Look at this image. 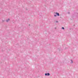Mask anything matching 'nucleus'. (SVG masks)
Here are the masks:
<instances>
[{
    "instance_id": "nucleus-1",
    "label": "nucleus",
    "mask_w": 78,
    "mask_h": 78,
    "mask_svg": "<svg viewBox=\"0 0 78 78\" xmlns=\"http://www.w3.org/2000/svg\"><path fill=\"white\" fill-rule=\"evenodd\" d=\"M50 75V73H46L45 74V76H49Z\"/></svg>"
},
{
    "instance_id": "nucleus-2",
    "label": "nucleus",
    "mask_w": 78,
    "mask_h": 78,
    "mask_svg": "<svg viewBox=\"0 0 78 78\" xmlns=\"http://www.w3.org/2000/svg\"><path fill=\"white\" fill-rule=\"evenodd\" d=\"M55 14L57 15V16H59V13H58L57 12H56L55 13Z\"/></svg>"
},
{
    "instance_id": "nucleus-3",
    "label": "nucleus",
    "mask_w": 78,
    "mask_h": 78,
    "mask_svg": "<svg viewBox=\"0 0 78 78\" xmlns=\"http://www.w3.org/2000/svg\"><path fill=\"white\" fill-rule=\"evenodd\" d=\"M9 20V19H8V20H6V22H8Z\"/></svg>"
},
{
    "instance_id": "nucleus-4",
    "label": "nucleus",
    "mask_w": 78,
    "mask_h": 78,
    "mask_svg": "<svg viewBox=\"0 0 78 78\" xmlns=\"http://www.w3.org/2000/svg\"><path fill=\"white\" fill-rule=\"evenodd\" d=\"M71 62L72 63H73V61L72 60H71Z\"/></svg>"
},
{
    "instance_id": "nucleus-5",
    "label": "nucleus",
    "mask_w": 78,
    "mask_h": 78,
    "mask_svg": "<svg viewBox=\"0 0 78 78\" xmlns=\"http://www.w3.org/2000/svg\"><path fill=\"white\" fill-rule=\"evenodd\" d=\"M62 29H63V30H64V27H62Z\"/></svg>"
},
{
    "instance_id": "nucleus-6",
    "label": "nucleus",
    "mask_w": 78,
    "mask_h": 78,
    "mask_svg": "<svg viewBox=\"0 0 78 78\" xmlns=\"http://www.w3.org/2000/svg\"><path fill=\"white\" fill-rule=\"evenodd\" d=\"M54 16H55V17H56V15H54Z\"/></svg>"
},
{
    "instance_id": "nucleus-7",
    "label": "nucleus",
    "mask_w": 78,
    "mask_h": 78,
    "mask_svg": "<svg viewBox=\"0 0 78 78\" xmlns=\"http://www.w3.org/2000/svg\"><path fill=\"white\" fill-rule=\"evenodd\" d=\"M56 22L58 23V21H56Z\"/></svg>"
},
{
    "instance_id": "nucleus-8",
    "label": "nucleus",
    "mask_w": 78,
    "mask_h": 78,
    "mask_svg": "<svg viewBox=\"0 0 78 78\" xmlns=\"http://www.w3.org/2000/svg\"><path fill=\"white\" fill-rule=\"evenodd\" d=\"M68 14H70V12H68Z\"/></svg>"
},
{
    "instance_id": "nucleus-9",
    "label": "nucleus",
    "mask_w": 78,
    "mask_h": 78,
    "mask_svg": "<svg viewBox=\"0 0 78 78\" xmlns=\"http://www.w3.org/2000/svg\"><path fill=\"white\" fill-rule=\"evenodd\" d=\"M29 25H30L29 24Z\"/></svg>"
}]
</instances>
